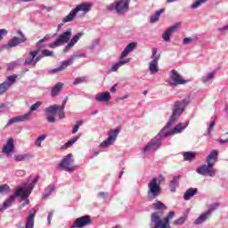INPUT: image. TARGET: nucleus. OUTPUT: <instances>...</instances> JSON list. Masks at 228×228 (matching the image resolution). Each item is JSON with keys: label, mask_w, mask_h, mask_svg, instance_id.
<instances>
[{"label": "nucleus", "mask_w": 228, "mask_h": 228, "mask_svg": "<svg viewBox=\"0 0 228 228\" xmlns=\"http://www.w3.org/2000/svg\"><path fill=\"white\" fill-rule=\"evenodd\" d=\"M117 86H118V85L115 84V85L110 88V92H112V93L117 92Z\"/></svg>", "instance_id": "nucleus-63"}, {"label": "nucleus", "mask_w": 228, "mask_h": 228, "mask_svg": "<svg viewBox=\"0 0 228 228\" xmlns=\"http://www.w3.org/2000/svg\"><path fill=\"white\" fill-rule=\"evenodd\" d=\"M40 53V49L28 52V57L25 60L24 65L37 66V56Z\"/></svg>", "instance_id": "nucleus-18"}, {"label": "nucleus", "mask_w": 228, "mask_h": 228, "mask_svg": "<svg viewBox=\"0 0 228 228\" xmlns=\"http://www.w3.org/2000/svg\"><path fill=\"white\" fill-rule=\"evenodd\" d=\"M216 74V71H212L208 73L207 76L202 77L201 81L203 85H208L210 81H212L213 77H215V75Z\"/></svg>", "instance_id": "nucleus-33"}, {"label": "nucleus", "mask_w": 228, "mask_h": 228, "mask_svg": "<svg viewBox=\"0 0 228 228\" xmlns=\"http://www.w3.org/2000/svg\"><path fill=\"white\" fill-rule=\"evenodd\" d=\"M118 133H120V130L118 129L110 130L109 132V137L100 144V147H110V145H113L117 141Z\"/></svg>", "instance_id": "nucleus-13"}, {"label": "nucleus", "mask_w": 228, "mask_h": 228, "mask_svg": "<svg viewBox=\"0 0 228 228\" xmlns=\"http://www.w3.org/2000/svg\"><path fill=\"white\" fill-rule=\"evenodd\" d=\"M186 220H188V215H183V216L175 219L173 222V225H183L185 224Z\"/></svg>", "instance_id": "nucleus-35"}, {"label": "nucleus", "mask_w": 228, "mask_h": 228, "mask_svg": "<svg viewBox=\"0 0 228 228\" xmlns=\"http://www.w3.org/2000/svg\"><path fill=\"white\" fill-rule=\"evenodd\" d=\"M179 179H181V176H175L171 181L169 184L170 191L175 192L177 187L179 186Z\"/></svg>", "instance_id": "nucleus-28"}, {"label": "nucleus", "mask_w": 228, "mask_h": 228, "mask_svg": "<svg viewBox=\"0 0 228 228\" xmlns=\"http://www.w3.org/2000/svg\"><path fill=\"white\" fill-rule=\"evenodd\" d=\"M194 158H195V153L193 152L187 151L183 153V159H185V161H191V159H194Z\"/></svg>", "instance_id": "nucleus-44"}, {"label": "nucleus", "mask_w": 228, "mask_h": 228, "mask_svg": "<svg viewBox=\"0 0 228 228\" xmlns=\"http://www.w3.org/2000/svg\"><path fill=\"white\" fill-rule=\"evenodd\" d=\"M190 121H185L183 123H178L174 128H173V134H179L183 133L189 126Z\"/></svg>", "instance_id": "nucleus-24"}, {"label": "nucleus", "mask_w": 228, "mask_h": 228, "mask_svg": "<svg viewBox=\"0 0 228 228\" xmlns=\"http://www.w3.org/2000/svg\"><path fill=\"white\" fill-rule=\"evenodd\" d=\"M72 37V28H68L64 33L59 36V37L52 44L49 45V47L53 49V47H60L63 44L69 43L70 37Z\"/></svg>", "instance_id": "nucleus-10"}, {"label": "nucleus", "mask_w": 228, "mask_h": 228, "mask_svg": "<svg viewBox=\"0 0 228 228\" xmlns=\"http://www.w3.org/2000/svg\"><path fill=\"white\" fill-rule=\"evenodd\" d=\"M153 209L159 210V209H167V206L163 204L161 201H157L156 203H153Z\"/></svg>", "instance_id": "nucleus-43"}, {"label": "nucleus", "mask_w": 228, "mask_h": 228, "mask_svg": "<svg viewBox=\"0 0 228 228\" xmlns=\"http://www.w3.org/2000/svg\"><path fill=\"white\" fill-rule=\"evenodd\" d=\"M94 99L97 102H109L111 99V94L110 92H103L95 94Z\"/></svg>", "instance_id": "nucleus-19"}, {"label": "nucleus", "mask_w": 228, "mask_h": 228, "mask_svg": "<svg viewBox=\"0 0 228 228\" xmlns=\"http://www.w3.org/2000/svg\"><path fill=\"white\" fill-rule=\"evenodd\" d=\"M217 30L220 31L221 33H225V31H228V25L219 28Z\"/></svg>", "instance_id": "nucleus-58"}, {"label": "nucleus", "mask_w": 228, "mask_h": 228, "mask_svg": "<svg viewBox=\"0 0 228 228\" xmlns=\"http://www.w3.org/2000/svg\"><path fill=\"white\" fill-rule=\"evenodd\" d=\"M79 140V135L72 138L71 140L68 141L64 146L62 147V149H69V147H70L71 145H74V143H76V142H77Z\"/></svg>", "instance_id": "nucleus-40"}, {"label": "nucleus", "mask_w": 228, "mask_h": 228, "mask_svg": "<svg viewBox=\"0 0 228 228\" xmlns=\"http://www.w3.org/2000/svg\"><path fill=\"white\" fill-rule=\"evenodd\" d=\"M81 37H83V33L76 34L72 37V39L69 41V43L64 47L63 53H67V51H69V49H72V47H74V45H76V44H77V42H79V39L81 38Z\"/></svg>", "instance_id": "nucleus-20"}, {"label": "nucleus", "mask_w": 228, "mask_h": 228, "mask_svg": "<svg viewBox=\"0 0 228 228\" xmlns=\"http://www.w3.org/2000/svg\"><path fill=\"white\" fill-rule=\"evenodd\" d=\"M156 54H158V48H153L152 49V58L154 59V58H156V56H158V55H156Z\"/></svg>", "instance_id": "nucleus-60"}, {"label": "nucleus", "mask_w": 228, "mask_h": 228, "mask_svg": "<svg viewBox=\"0 0 228 228\" xmlns=\"http://www.w3.org/2000/svg\"><path fill=\"white\" fill-rule=\"evenodd\" d=\"M90 224H92V219H90V216H84L77 218L71 228H83L86 227V225H90Z\"/></svg>", "instance_id": "nucleus-16"}, {"label": "nucleus", "mask_w": 228, "mask_h": 228, "mask_svg": "<svg viewBox=\"0 0 228 228\" xmlns=\"http://www.w3.org/2000/svg\"><path fill=\"white\" fill-rule=\"evenodd\" d=\"M85 56H86L85 53H79V54H76V55H73L71 56V60H76V58H85Z\"/></svg>", "instance_id": "nucleus-55"}, {"label": "nucleus", "mask_w": 228, "mask_h": 228, "mask_svg": "<svg viewBox=\"0 0 228 228\" xmlns=\"http://www.w3.org/2000/svg\"><path fill=\"white\" fill-rule=\"evenodd\" d=\"M17 81V75H12L7 77V80H5L4 83H9L10 86L13 85Z\"/></svg>", "instance_id": "nucleus-45"}, {"label": "nucleus", "mask_w": 228, "mask_h": 228, "mask_svg": "<svg viewBox=\"0 0 228 228\" xmlns=\"http://www.w3.org/2000/svg\"><path fill=\"white\" fill-rule=\"evenodd\" d=\"M38 179H40L38 176H37L32 183L28 185V183H25L20 186H18V188H23L22 191L28 190V188H32L31 191H33V189L35 188V185L37 184V183H38Z\"/></svg>", "instance_id": "nucleus-29"}, {"label": "nucleus", "mask_w": 228, "mask_h": 228, "mask_svg": "<svg viewBox=\"0 0 228 228\" xmlns=\"http://www.w3.org/2000/svg\"><path fill=\"white\" fill-rule=\"evenodd\" d=\"M8 88H10V83L4 82V83L0 84V95H3V94L7 92Z\"/></svg>", "instance_id": "nucleus-41"}, {"label": "nucleus", "mask_w": 228, "mask_h": 228, "mask_svg": "<svg viewBox=\"0 0 228 228\" xmlns=\"http://www.w3.org/2000/svg\"><path fill=\"white\" fill-rule=\"evenodd\" d=\"M47 40V37H44L43 39L39 40L37 44V45H40V44H44Z\"/></svg>", "instance_id": "nucleus-64"}, {"label": "nucleus", "mask_w": 228, "mask_h": 228, "mask_svg": "<svg viewBox=\"0 0 228 228\" xmlns=\"http://www.w3.org/2000/svg\"><path fill=\"white\" fill-rule=\"evenodd\" d=\"M129 3H131V0H119L108 5L107 10L109 12L115 10L118 15H124L129 12Z\"/></svg>", "instance_id": "nucleus-7"}, {"label": "nucleus", "mask_w": 228, "mask_h": 228, "mask_svg": "<svg viewBox=\"0 0 228 228\" xmlns=\"http://www.w3.org/2000/svg\"><path fill=\"white\" fill-rule=\"evenodd\" d=\"M175 216L174 211L168 212L167 216L163 218L162 212H153L151 216V228H172L170 226V220ZM163 218V220H161Z\"/></svg>", "instance_id": "nucleus-2"}, {"label": "nucleus", "mask_w": 228, "mask_h": 228, "mask_svg": "<svg viewBox=\"0 0 228 228\" xmlns=\"http://www.w3.org/2000/svg\"><path fill=\"white\" fill-rule=\"evenodd\" d=\"M53 219V212H50L48 214V217H47V221H48V224H51V220Z\"/></svg>", "instance_id": "nucleus-61"}, {"label": "nucleus", "mask_w": 228, "mask_h": 228, "mask_svg": "<svg viewBox=\"0 0 228 228\" xmlns=\"http://www.w3.org/2000/svg\"><path fill=\"white\" fill-rule=\"evenodd\" d=\"M220 207V204L218 203H214L209 205L208 209L206 211V213L211 216V213H213V211H216V209H218V208Z\"/></svg>", "instance_id": "nucleus-39"}, {"label": "nucleus", "mask_w": 228, "mask_h": 228, "mask_svg": "<svg viewBox=\"0 0 228 228\" xmlns=\"http://www.w3.org/2000/svg\"><path fill=\"white\" fill-rule=\"evenodd\" d=\"M211 216L208 214V212H205L201 214L195 221V225H200V224H204V222L207 221L208 218H209Z\"/></svg>", "instance_id": "nucleus-31"}, {"label": "nucleus", "mask_w": 228, "mask_h": 228, "mask_svg": "<svg viewBox=\"0 0 228 228\" xmlns=\"http://www.w3.org/2000/svg\"><path fill=\"white\" fill-rule=\"evenodd\" d=\"M13 151H15V144L13 143V138L11 137L4 145L2 149V153L4 154L6 158H12Z\"/></svg>", "instance_id": "nucleus-15"}, {"label": "nucleus", "mask_w": 228, "mask_h": 228, "mask_svg": "<svg viewBox=\"0 0 228 228\" xmlns=\"http://www.w3.org/2000/svg\"><path fill=\"white\" fill-rule=\"evenodd\" d=\"M94 6L91 3H82L77 5L69 13L62 19V24H67V22H72L76 19L78 12H83V13H88Z\"/></svg>", "instance_id": "nucleus-5"}, {"label": "nucleus", "mask_w": 228, "mask_h": 228, "mask_svg": "<svg viewBox=\"0 0 228 228\" xmlns=\"http://www.w3.org/2000/svg\"><path fill=\"white\" fill-rule=\"evenodd\" d=\"M42 58H45L44 53H42L41 55L36 56V63L40 61Z\"/></svg>", "instance_id": "nucleus-59"}, {"label": "nucleus", "mask_w": 228, "mask_h": 228, "mask_svg": "<svg viewBox=\"0 0 228 228\" xmlns=\"http://www.w3.org/2000/svg\"><path fill=\"white\" fill-rule=\"evenodd\" d=\"M126 63H129V59H126L123 61H119L118 62L115 63L111 68H110V72H117L118 70L119 67H123V65H126Z\"/></svg>", "instance_id": "nucleus-32"}, {"label": "nucleus", "mask_w": 228, "mask_h": 228, "mask_svg": "<svg viewBox=\"0 0 228 228\" xmlns=\"http://www.w3.org/2000/svg\"><path fill=\"white\" fill-rule=\"evenodd\" d=\"M67 104V101L62 102L61 106L57 104L51 105L45 109L46 113V120L50 122V124H54L56 122V115L58 113L59 118H65V113L63 110H65V105Z\"/></svg>", "instance_id": "nucleus-3"}, {"label": "nucleus", "mask_w": 228, "mask_h": 228, "mask_svg": "<svg viewBox=\"0 0 228 228\" xmlns=\"http://www.w3.org/2000/svg\"><path fill=\"white\" fill-rule=\"evenodd\" d=\"M136 45H138L137 43L132 42L130 44H128L126 48L123 50V52L121 53L119 58L120 60H124V58H126V56H127V54H129V53H133V51H134V49H136Z\"/></svg>", "instance_id": "nucleus-21"}, {"label": "nucleus", "mask_w": 228, "mask_h": 228, "mask_svg": "<svg viewBox=\"0 0 228 228\" xmlns=\"http://www.w3.org/2000/svg\"><path fill=\"white\" fill-rule=\"evenodd\" d=\"M99 44H100L99 39L93 40L92 45H91L92 49H94V47H97V45H99Z\"/></svg>", "instance_id": "nucleus-56"}, {"label": "nucleus", "mask_w": 228, "mask_h": 228, "mask_svg": "<svg viewBox=\"0 0 228 228\" xmlns=\"http://www.w3.org/2000/svg\"><path fill=\"white\" fill-rule=\"evenodd\" d=\"M6 35H8V30H6L4 28H1L0 29V42H1V40H3L4 37H6Z\"/></svg>", "instance_id": "nucleus-53"}, {"label": "nucleus", "mask_w": 228, "mask_h": 228, "mask_svg": "<svg viewBox=\"0 0 228 228\" xmlns=\"http://www.w3.org/2000/svg\"><path fill=\"white\" fill-rule=\"evenodd\" d=\"M31 190L32 188H28L26 189L25 191H21V193L20 195V200L24 201L23 206H28V204H29V200L28 199V197H29V195H31Z\"/></svg>", "instance_id": "nucleus-25"}, {"label": "nucleus", "mask_w": 228, "mask_h": 228, "mask_svg": "<svg viewBox=\"0 0 228 228\" xmlns=\"http://www.w3.org/2000/svg\"><path fill=\"white\" fill-rule=\"evenodd\" d=\"M197 191H199V190L197 188L188 189L183 195L184 200H190V199H191V197H195V195H197Z\"/></svg>", "instance_id": "nucleus-27"}, {"label": "nucleus", "mask_w": 228, "mask_h": 228, "mask_svg": "<svg viewBox=\"0 0 228 228\" xmlns=\"http://www.w3.org/2000/svg\"><path fill=\"white\" fill-rule=\"evenodd\" d=\"M165 181V176L159 175V177H154L151 179L148 184V200H154L156 197H159L161 193V183Z\"/></svg>", "instance_id": "nucleus-4"}, {"label": "nucleus", "mask_w": 228, "mask_h": 228, "mask_svg": "<svg viewBox=\"0 0 228 228\" xmlns=\"http://www.w3.org/2000/svg\"><path fill=\"white\" fill-rule=\"evenodd\" d=\"M217 158H218V151L214 150L208 156L206 162L212 163V165H215V163H216Z\"/></svg>", "instance_id": "nucleus-26"}, {"label": "nucleus", "mask_w": 228, "mask_h": 228, "mask_svg": "<svg viewBox=\"0 0 228 228\" xmlns=\"http://www.w3.org/2000/svg\"><path fill=\"white\" fill-rule=\"evenodd\" d=\"M128 97H129V95L126 94V95H125V96L117 98V101H124V100H126V99H128Z\"/></svg>", "instance_id": "nucleus-62"}, {"label": "nucleus", "mask_w": 228, "mask_h": 228, "mask_svg": "<svg viewBox=\"0 0 228 228\" xmlns=\"http://www.w3.org/2000/svg\"><path fill=\"white\" fill-rule=\"evenodd\" d=\"M213 167H215L213 163H207V165L203 164L196 169V172L197 174H200V175H208V177H215L218 170Z\"/></svg>", "instance_id": "nucleus-9"}, {"label": "nucleus", "mask_w": 228, "mask_h": 228, "mask_svg": "<svg viewBox=\"0 0 228 228\" xmlns=\"http://www.w3.org/2000/svg\"><path fill=\"white\" fill-rule=\"evenodd\" d=\"M206 3H208V0H197L191 5V10H197V8H200L202 4H206Z\"/></svg>", "instance_id": "nucleus-37"}, {"label": "nucleus", "mask_w": 228, "mask_h": 228, "mask_svg": "<svg viewBox=\"0 0 228 228\" xmlns=\"http://www.w3.org/2000/svg\"><path fill=\"white\" fill-rule=\"evenodd\" d=\"M29 158V154H21V155H15L14 156V161L16 163H19L20 161H26Z\"/></svg>", "instance_id": "nucleus-38"}, {"label": "nucleus", "mask_w": 228, "mask_h": 228, "mask_svg": "<svg viewBox=\"0 0 228 228\" xmlns=\"http://www.w3.org/2000/svg\"><path fill=\"white\" fill-rule=\"evenodd\" d=\"M81 126H83V121L78 120L77 121V124L75 125L73 131H72V134H76V133H77V131H79V127H81Z\"/></svg>", "instance_id": "nucleus-47"}, {"label": "nucleus", "mask_w": 228, "mask_h": 228, "mask_svg": "<svg viewBox=\"0 0 228 228\" xmlns=\"http://www.w3.org/2000/svg\"><path fill=\"white\" fill-rule=\"evenodd\" d=\"M41 104H42V102H37L32 106H30L29 110L26 114L18 116V117H14V118L9 119V121L7 123V127H10V126H12V124H17L19 122H27V120H30L33 111H37V110H38V108L40 107Z\"/></svg>", "instance_id": "nucleus-6"}, {"label": "nucleus", "mask_w": 228, "mask_h": 228, "mask_svg": "<svg viewBox=\"0 0 228 228\" xmlns=\"http://www.w3.org/2000/svg\"><path fill=\"white\" fill-rule=\"evenodd\" d=\"M193 40L194 39L191 37H185L183 40V45H188V44H191V42H193Z\"/></svg>", "instance_id": "nucleus-54"}, {"label": "nucleus", "mask_w": 228, "mask_h": 228, "mask_svg": "<svg viewBox=\"0 0 228 228\" xmlns=\"http://www.w3.org/2000/svg\"><path fill=\"white\" fill-rule=\"evenodd\" d=\"M167 83H168L170 86H178V85H186L188 80L184 79L177 70L171 69L169 71V78L167 80Z\"/></svg>", "instance_id": "nucleus-8"}, {"label": "nucleus", "mask_w": 228, "mask_h": 228, "mask_svg": "<svg viewBox=\"0 0 228 228\" xmlns=\"http://www.w3.org/2000/svg\"><path fill=\"white\" fill-rule=\"evenodd\" d=\"M159 55L156 56L149 64V69L151 75L158 74L159 71L158 69V62L159 61Z\"/></svg>", "instance_id": "nucleus-23"}, {"label": "nucleus", "mask_w": 228, "mask_h": 228, "mask_svg": "<svg viewBox=\"0 0 228 228\" xmlns=\"http://www.w3.org/2000/svg\"><path fill=\"white\" fill-rule=\"evenodd\" d=\"M86 81V77H78L75 79L74 85H81Z\"/></svg>", "instance_id": "nucleus-48"}, {"label": "nucleus", "mask_w": 228, "mask_h": 228, "mask_svg": "<svg viewBox=\"0 0 228 228\" xmlns=\"http://www.w3.org/2000/svg\"><path fill=\"white\" fill-rule=\"evenodd\" d=\"M54 190L53 186H49L48 187V191L43 195V199H47L51 193H53V191Z\"/></svg>", "instance_id": "nucleus-52"}, {"label": "nucleus", "mask_w": 228, "mask_h": 228, "mask_svg": "<svg viewBox=\"0 0 228 228\" xmlns=\"http://www.w3.org/2000/svg\"><path fill=\"white\" fill-rule=\"evenodd\" d=\"M10 186L8 184L0 185V193H10Z\"/></svg>", "instance_id": "nucleus-46"}, {"label": "nucleus", "mask_w": 228, "mask_h": 228, "mask_svg": "<svg viewBox=\"0 0 228 228\" xmlns=\"http://www.w3.org/2000/svg\"><path fill=\"white\" fill-rule=\"evenodd\" d=\"M98 197H100L101 199H106V197H108V192H99Z\"/></svg>", "instance_id": "nucleus-57"}, {"label": "nucleus", "mask_w": 228, "mask_h": 228, "mask_svg": "<svg viewBox=\"0 0 228 228\" xmlns=\"http://www.w3.org/2000/svg\"><path fill=\"white\" fill-rule=\"evenodd\" d=\"M72 63H74L72 59L63 61L61 62V66H59L58 68H55L53 69H51L49 72H50V74H55L56 72H61V70H65V69H67V67H69V65H72Z\"/></svg>", "instance_id": "nucleus-22"}, {"label": "nucleus", "mask_w": 228, "mask_h": 228, "mask_svg": "<svg viewBox=\"0 0 228 228\" xmlns=\"http://www.w3.org/2000/svg\"><path fill=\"white\" fill-rule=\"evenodd\" d=\"M35 227V214H30L27 218L25 228Z\"/></svg>", "instance_id": "nucleus-34"}, {"label": "nucleus", "mask_w": 228, "mask_h": 228, "mask_svg": "<svg viewBox=\"0 0 228 228\" xmlns=\"http://www.w3.org/2000/svg\"><path fill=\"white\" fill-rule=\"evenodd\" d=\"M179 28H181V22H176L172 27H169L162 35L164 42H170V37H172Z\"/></svg>", "instance_id": "nucleus-17"}, {"label": "nucleus", "mask_w": 228, "mask_h": 228, "mask_svg": "<svg viewBox=\"0 0 228 228\" xmlns=\"http://www.w3.org/2000/svg\"><path fill=\"white\" fill-rule=\"evenodd\" d=\"M161 13H165V8L157 11L154 15H151L150 18V22L151 24H154V22H158V20H159V17H161Z\"/></svg>", "instance_id": "nucleus-30"}, {"label": "nucleus", "mask_w": 228, "mask_h": 228, "mask_svg": "<svg viewBox=\"0 0 228 228\" xmlns=\"http://www.w3.org/2000/svg\"><path fill=\"white\" fill-rule=\"evenodd\" d=\"M188 104H190V97L175 102V107L169 122H167V126L161 130V132L142 149V152L144 154L158 151V149L161 147L163 138H167V136H174V130L170 127L177 122V118L183 115V112L186 110V106H188Z\"/></svg>", "instance_id": "nucleus-1"}, {"label": "nucleus", "mask_w": 228, "mask_h": 228, "mask_svg": "<svg viewBox=\"0 0 228 228\" xmlns=\"http://www.w3.org/2000/svg\"><path fill=\"white\" fill-rule=\"evenodd\" d=\"M42 54H43V56H45V57H47V56H53V55L54 54V52L50 51V50H48V49H45V50H43V51H42Z\"/></svg>", "instance_id": "nucleus-50"}, {"label": "nucleus", "mask_w": 228, "mask_h": 228, "mask_svg": "<svg viewBox=\"0 0 228 228\" xmlns=\"http://www.w3.org/2000/svg\"><path fill=\"white\" fill-rule=\"evenodd\" d=\"M22 190H24V187H18L17 190L14 191L13 195H11L6 201H4L0 207V211L3 213V211H6L8 208H11V206L15 202L16 197H20V194L22 193Z\"/></svg>", "instance_id": "nucleus-12"}, {"label": "nucleus", "mask_w": 228, "mask_h": 228, "mask_svg": "<svg viewBox=\"0 0 228 228\" xmlns=\"http://www.w3.org/2000/svg\"><path fill=\"white\" fill-rule=\"evenodd\" d=\"M215 126H216V121L213 120L208 126V134H211V133H213Z\"/></svg>", "instance_id": "nucleus-51"}, {"label": "nucleus", "mask_w": 228, "mask_h": 228, "mask_svg": "<svg viewBox=\"0 0 228 228\" xmlns=\"http://www.w3.org/2000/svg\"><path fill=\"white\" fill-rule=\"evenodd\" d=\"M72 163H74V156L72 153H69L62 159L59 164V167L63 168V170H66V172L71 173L77 168V166H72Z\"/></svg>", "instance_id": "nucleus-11"}, {"label": "nucleus", "mask_w": 228, "mask_h": 228, "mask_svg": "<svg viewBox=\"0 0 228 228\" xmlns=\"http://www.w3.org/2000/svg\"><path fill=\"white\" fill-rule=\"evenodd\" d=\"M45 138H47L46 134H42L39 137H37V140L35 141L36 147H38V148L42 147V142H44Z\"/></svg>", "instance_id": "nucleus-42"}, {"label": "nucleus", "mask_w": 228, "mask_h": 228, "mask_svg": "<svg viewBox=\"0 0 228 228\" xmlns=\"http://www.w3.org/2000/svg\"><path fill=\"white\" fill-rule=\"evenodd\" d=\"M28 38H26V37H22L20 38L13 37L11 40L8 41L7 44L2 46V49H6L8 51L12 47H17V45H19L20 44H24V42H26Z\"/></svg>", "instance_id": "nucleus-14"}, {"label": "nucleus", "mask_w": 228, "mask_h": 228, "mask_svg": "<svg viewBox=\"0 0 228 228\" xmlns=\"http://www.w3.org/2000/svg\"><path fill=\"white\" fill-rule=\"evenodd\" d=\"M61 88H63V84L61 83L56 84L52 89V96L56 97V95L60 94V90H61Z\"/></svg>", "instance_id": "nucleus-36"}, {"label": "nucleus", "mask_w": 228, "mask_h": 228, "mask_svg": "<svg viewBox=\"0 0 228 228\" xmlns=\"http://www.w3.org/2000/svg\"><path fill=\"white\" fill-rule=\"evenodd\" d=\"M15 175H17V177H24L26 175V171L23 169H18L15 171Z\"/></svg>", "instance_id": "nucleus-49"}]
</instances>
